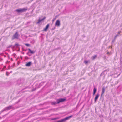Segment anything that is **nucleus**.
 <instances>
[{
	"mask_svg": "<svg viewBox=\"0 0 122 122\" xmlns=\"http://www.w3.org/2000/svg\"><path fill=\"white\" fill-rule=\"evenodd\" d=\"M20 45H19L18 44V43H16L15 44V45H14V48L15 46H20Z\"/></svg>",
	"mask_w": 122,
	"mask_h": 122,
	"instance_id": "19",
	"label": "nucleus"
},
{
	"mask_svg": "<svg viewBox=\"0 0 122 122\" xmlns=\"http://www.w3.org/2000/svg\"><path fill=\"white\" fill-rule=\"evenodd\" d=\"M107 54H109V52H107Z\"/></svg>",
	"mask_w": 122,
	"mask_h": 122,
	"instance_id": "31",
	"label": "nucleus"
},
{
	"mask_svg": "<svg viewBox=\"0 0 122 122\" xmlns=\"http://www.w3.org/2000/svg\"><path fill=\"white\" fill-rule=\"evenodd\" d=\"M33 0H32V1Z\"/></svg>",
	"mask_w": 122,
	"mask_h": 122,
	"instance_id": "37",
	"label": "nucleus"
},
{
	"mask_svg": "<svg viewBox=\"0 0 122 122\" xmlns=\"http://www.w3.org/2000/svg\"><path fill=\"white\" fill-rule=\"evenodd\" d=\"M95 93H96L93 92V95H95Z\"/></svg>",
	"mask_w": 122,
	"mask_h": 122,
	"instance_id": "29",
	"label": "nucleus"
},
{
	"mask_svg": "<svg viewBox=\"0 0 122 122\" xmlns=\"http://www.w3.org/2000/svg\"><path fill=\"white\" fill-rule=\"evenodd\" d=\"M35 90H36V89H32V91H34Z\"/></svg>",
	"mask_w": 122,
	"mask_h": 122,
	"instance_id": "27",
	"label": "nucleus"
},
{
	"mask_svg": "<svg viewBox=\"0 0 122 122\" xmlns=\"http://www.w3.org/2000/svg\"><path fill=\"white\" fill-rule=\"evenodd\" d=\"M49 26V24H48L46 25L45 27L43 30V31H46Z\"/></svg>",
	"mask_w": 122,
	"mask_h": 122,
	"instance_id": "9",
	"label": "nucleus"
},
{
	"mask_svg": "<svg viewBox=\"0 0 122 122\" xmlns=\"http://www.w3.org/2000/svg\"><path fill=\"white\" fill-rule=\"evenodd\" d=\"M6 74L7 76H8L9 74V73L7 72H6Z\"/></svg>",
	"mask_w": 122,
	"mask_h": 122,
	"instance_id": "24",
	"label": "nucleus"
},
{
	"mask_svg": "<svg viewBox=\"0 0 122 122\" xmlns=\"http://www.w3.org/2000/svg\"><path fill=\"white\" fill-rule=\"evenodd\" d=\"M99 96V93L97 94V95H96L94 99V101L95 102H96V101L98 99Z\"/></svg>",
	"mask_w": 122,
	"mask_h": 122,
	"instance_id": "7",
	"label": "nucleus"
},
{
	"mask_svg": "<svg viewBox=\"0 0 122 122\" xmlns=\"http://www.w3.org/2000/svg\"><path fill=\"white\" fill-rule=\"evenodd\" d=\"M32 62H29L27 63L25 65V66H30L31 65Z\"/></svg>",
	"mask_w": 122,
	"mask_h": 122,
	"instance_id": "12",
	"label": "nucleus"
},
{
	"mask_svg": "<svg viewBox=\"0 0 122 122\" xmlns=\"http://www.w3.org/2000/svg\"><path fill=\"white\" fill-rule=\"evenodd\" d=\"M23 54H24V52H23Z\"/></svg>",
	"mask_w": 122,
	"mask_h": 122,
	"instance_id": "35",
	"label": "nucleus"
},
{
	"mask_svg": "<svg viewBox=\"0 0 122 122\" xmlns=\"http://www.w3.org/2000/svg\"><path fill=\"white\" fill-rule=\"evenodd\" d=\"M66 100L65 98H60L57 99L56 101L57 103L59 104L60 103L62 102L66 101Z\"/></svg>",
	"mask_w": 122,
	"mask_h": 122,
	"instance_id": "2",
	"label": "nucleus"
},
{
	"mask_svg": "<svg viewBox=\"0 0 122 122\" xmlns=\"http://www.w3.org/2000/svg\"><path fill=\"white\" fill-rule=\"evenodd\" d=\"M88 61H84V62L85 63V64H86L88 63Z\"/></svg>",
	"mask_w": 122,
	"mask_h": 122,
	"instance_id": "21",
	"label": "nucleus"
},
{
	"mask_svg": "<svg viewBox=\"0 0 122 122\" xmlns=\"http://www.w3.org/2000/svg\"><path fill=\"white\" fill-rule=\"evenodd\" d=\"M97 91V89L95 88L94 87L93 89V92L96 93Z\"/></svg>",
	"mask_w": 122,
	"mask_h": 122,
	"instance_id": "18",
	"label": "nucleus"
},
{
	"mask_svg": "<svg viewBox=\"0 0 122 122\" xmlns=\"http://www.w3.org/2000/svg\"><path fill=\"white\" fill-rule=\"evenodd\" d=\"M6 110L11 109L13 108L12 106H10L5 108Z\"/></svg>",
	"mask_w": 122,
	"mask_h": 122,
	"instance_id": "5",
	"label": "nucleus"
},
{
	"mask_svg": "<svg viewBox=\"0 0 122 122\" xmlns=\"http://www.w3.org/2000/svg\"><path fill=\"white\" fill-rule=\"evenodd\" d=\"M121 31H119L118 32L117 34L115 35L114 38L115 39H116V38L118 36H120V33H121Z\"/></svg>",
	"mask_w": 122,
	"mask_h": 122,
	"instance_id": "10",
	"label": "nucleus"
},
{
	"mask_svg": "<svg viewBox=\"0 0 122 122\" xmlns=\"http://www.w3.org/2000/svg\"><path fill=\"white\" fill-rule=\"evenodd\" d=\"M16 48H18V46H16Z\"/></svg>",
	"mask_w": 122,
	"mask_h": 122,
	"instance_id": "34",
	"label": "nucleus"
},
{
	"mask_svg": "<svg viewBox=\"0 0 122 122\" xmlns=\"http://www.w3.org/2000/svg\"><path fill=\"white\" fill-rule=\"evenodd\" d=\"M25 44V45L26 46H28V47L29 46H30V44H28L26 43V44Z\"/></svg>",
	"mask_w": 122,
	"mask_h": 122,
	"instance_id": "20",
	"label": "nucleus"
},
{
	"mask_svg": "<svg viewBox=\"0 0 122 122\" xmlns=\"http://www.w3.org/2000/svg\"><path fill=\"white\" fill-rule=\"evenodd\" d=\"M19 36L17 32H16L13 36L12 38V39L13 40L14 39H18Z\"/></svg>",
	"mask_w": 122,
	"mask_h": 122,
	"instance_id": "3",
	"label": "nucleus"
},
{
	"mask_svg": "<svg viewBox=\"0 0 122 122\" xmlns=\"http://www.w3.org/2000/svg\"><path fill=\"white\" fill-rule=\"evenodd\" d=\"M66 120H67L66 117L64 118L57 121V122H64Z\"/></svg>",
	"mask_w": 122,
	"mask_h": 122,
	"instance_id": "8",
	"label": "nucleus"
},
{
	"mask_svg": "<svg viewBox=\"0 0 122 122\" xmlns=\"http://www.w3.org/2000/svg\"><path fill=\"white\" fill-rule=\"evenodd\" d=\"M55 19H56V18H54L52 20V21L53 22L55 21Z\"/></svg>",
	"mask_w": 122,
	"mask_h": 122,
	"instance_id": "23",
	"label": "nucleus"
},
{
	"mask_svg": "<svg viewBox=\"0 0 122 122\" xmlns=\"http://www.w3.org/2000/svg\"><path fill=\"white\" fill-rule=\"evenodd\" d=\"M55 28H56V27H55L54 28H52L51 29V30H54L55 29Z\"/></svg>",
	"mask_w": 122,
	"mask_h": 122,
	"instance_id": "25",
	"label": "nucleus"
},
{
	"mask_svg": "<svg viewBox=\"0 0 122 122\" xmlns=\"http://www.w3.org/2000/svg\"><path fill=\"white\" fill-rule=\"evenodd\" d=\"M15 66V63H14L13 65L12 66H9V67L8 69H12L13 68V67Z\"/></svg>",
	"mask_w": 122,
	"mask_h": 122,
	"instance_id": "14",
	"label": "nucleus"
},
{
	"mask_svg": "<svg viewBox=\"0 0 122 122\" xmlns=\"http://www.w3.org/2000/svg\"><path fill=\"white\" fill-rule=\"evenodd\" d=\"M55 25L58 26H59L60 25V22L59 20H57L55 23Z\"/></svg>",
	"mask_w": 122,
	"mask_h": 122,
	"instance_id": "4",
	"label": "nucleus"
},
{
	"mask_svg": "<svg viewBox=\"0 0 122 122\" xmlns=\"http://www.w3.org/2000/svg\"><path fill=\"white\" fill-rule=\"evenodd\" d=\"M27 8H24L20 9H17L16 10V11L18 13H20L25 12L27 10Z\"/></svg>",
	"mask_w": 122,
	"mask_h": 122,
	"instance_id": "1",
	"label": "nucleus"
},
{
	"mask_svg": "<svg viewBox=\"0 0 122 122\" xmlns=\"http://www.w3.org/2000/svg\"><path fill=\"white\" fill-rule=\"evenodd\" d=\"M102 74V73L100 75V76H101V75Z\"/></svg>",
	"mask_w": 122,
	"mask_h": 122,
	"instance_id": "32",
	"label": "nucleus"
},
{
	"mask_svg": "<svg viewBox=\"0 0 122 122\" xmlns=\"http://www.w3.org/2000/svg\"><path fill=\"white\" fill-rule=\"evenodd\" d=\"M57 119V118H53V119H52V120H56Z\"/></svg>",
	"mask_w": 122,
	"mask_h": 122,
	"instance_id": "28",
	"label": "nucleus"
},
{
	"mask_svg": "<svg viewBox=\"0 0 122 122\" xmlns=\"http://www.w3.org/2000/svg\"><path fill=\"white\" fill-rule=\"evenodd\" d=\"M6 111V110L5 109V108L3 110H2L1 111V113H2V112H3L4 111Z\"/></svg>",
	"mask_w": 122,
	"mask_h": 122,
	"instance_id": "22",
	"label": "nucleus"
},
{
	"mask_svg": "<svg viewBox=\"0 0 122 122\" xmlns=\"http://www.w3.org/2000/svg\"><path fill=\"white\" fill-rule=\"evenodd\" d=\"M46 18V17H44L43 18H42L41 19H39L37 23V24H39V23L41 21L43 20L44 19H45Z\"/></svg>",
	"mask_w": 122,
	"mask_h": 122,
	"instance_id": "11",
	"label": "nucleus"
},
{
	"mask_svg": "<svg viewBox=\"0 0 122 122\" xmlns=\"http://www.w3.org/2000/svg\"><path fill=\"white\" fill-rule=\"evenodd\" d=\"M72 115H71L69 116L66 117V118L67 120H69L70 118L72 117Z\"/></svg>",
	"mask_w": 122,
	"mask_h": 122,
	"instance_id": "17",
	"label": "nucleus"
},
{
	"mask_svg": "<svg viewBox=\"0 0 122 122\" xmlns=\"http://www.w3.org/2000/svg\"><path fill=\"white\" fill-rule=\"evenodd\" d=\"M12 46V45H9V46H8V48H10V47H11Z\"/></svg>",
	"mask_w": 122,
	"mask_h": 122,
	"instance_id": "26",
	"label": "nucleus"
},
{
	"mask_svg": "<svg viewBox=\"0 0 122 122\" xmlns=\"http://www.w3.org/2000/svg\"><path fill=\"white\" fill-rule=\"evenodd\" d=\"M28 50L30 52V53L31 54H33L35 52V51H32L29 48L28 49Z\"/></svg>",
	"mask_w": 122,
	"mask_h": 122,
	"instance_id": "15",
	"label": "nucleus"
},
{
	"mask_svg": "<svg viewBox=\"0 0 122 122\" xmlns=\"http://www.w3.org/2000/svg\"><path fill=\"white\" fill-rule=\"evenodd\" d=\"M4 67H5V68H6V66H4Z\"/></svg>",
	"mask_w": 122,
	"mask_h": 122,
	"instance_id": "33",
	"label": "nucleus"
},
{
	"mask_svg": "<svg viewBox=\"0 0 122 122\" xmlns=\"http://www.w3.org/2000/svg\"><path fill=\"white\" fill-rule=\"evenodd\" d=\"M10 72V73H11L12 72V71H11Z\"/></svg>",
	"mask_w": 122,
	"mask_h": 122,
	"instance_id": "36",
	"label": "nucleus"
},
{
	"mask_svg": "<svg viewBox=\"0 0 122 122\" xmlns=\"http://www.w3.org/2000/svg\"><path fill=\"white\" fill-rule=\"evenodd\" d=\"M115 39L114 40H113L112 41V42H114V40H115Z\"/></svg>",
	"mask_w": 122,
	"mask_h": 122,
	"instance_id": "30",
	"label": "nucleus"
},
{
	"mask_svg": "<svg viewBox=\"0 0 122 122\" xmlns=\"http://www.w3.org/2000/svg\"><path fill=\"white\" fill-rule=\"evenodd\" d=\"M57 102H51V104L52 105H55L56 104H58L57 103Z\"/></svg>",
	"mask_w": 122,
	"mask_h": 122,
	"instance_id": "13",
	"label": "nucleus"
},
{
	"mask_svg": "<svg viewBox=\"0 0 122 122\" xmlns=\"http://www.w3.org/2000/svg\"><path fill=\"white\" fill-rule=\"evenodd\" d=\"M97 57L96 55H94V56H92V59L93 60L95 59V58Z\"/></svg>",
	"mask_w": 122,
	"mask_h": 122,
	"instance_id": "16",
	"label": "nucleus"
},
{
	"mask_svg": "<svg viewBox=\"0 0 122 122\" xmlns=\"http://www.w3.org/2000/svg\"><path fill=\"white\" fill-rule=\"evenodd\" d=\"M105 92V88L104 87H103L102 89V92L101 95V97L102 95Z\"/></svg>",
	"mask_w": 122,
	"mask_h": 122,
	"instance_id": "6",
	"label": "nucleus"
}]
</instances>
